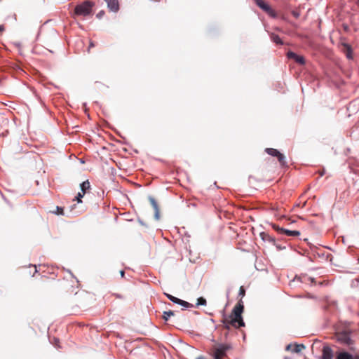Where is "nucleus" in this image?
<instances>
[{
	"label": "nucleus",
	"mask_w": 359,
	"mask_h": 359,
	"mask_svg": "<svg viewBox=\"0 0 359 359\" xmlns=\"http://www.w3.org/2000/svg\"><path fill=\"white\" fill-rule=\"evenodd\" d=\"M243 309L244 306L241 303H238L233 309L232 314L229 316L232 326L235 327H240L245 325L241 316Z\"/></svg>",
	"instance_id": "obj_1"
},
{
	"label": "nucleus",
	"mask_w": 359,
	"mask_h": 359,
	"mask_svg": "<svg viewBox=\"0 0 359 359\" xmlns=\"http://www.w3.org/2000/svg\"><path fill=\"white\" fill-rule=\"evenodd\" d=\"M93 6V2L85 1L75 7L74 14L76 15L87 16L91 13Z\"/></svg>",
	"instance_id": "obj_2"
},
{
	"label": "nucleus",
	"mask_w": 359,
	"mask_h": 359,
	"mask_svg": "<svg viewBox=\"0 0 359 359\" xmlns=\"http://www.w3.org/2000/svg\"><path fill=\"white\" fill-rule=\"evenodd\" d=\"M351 334V332L350 331L344 330L336 334V339L341 344L350 346L353 343Z\"/></svg>",
	"instance_id": "obj_3"
},
{
	"label": "nucleus",
	"mask_w": 359,
	"mask_h": 359,
	"mask_svg": "<svg viewBox=\"0 0 359 359\" xmlns=\"http://www.w3.org/2000/svg\"><path fill=\"white\" fill-rule=\"evenodd\" d=\"M254 1L257 6L265 11L269 15L274 18L276 17V12L264 0H254Z\"/></svg>",
	"instance_id": "obj_4"
},
{
	"label": "nucleus",
	"mask_w": 359,
	"mask_h": 359,
	"mask_svg": "<svg viewBox=\"0 0 359 359\" xmlns=\"http://www.w3.org/2000/svg\"><path fill=\"white\" fill-rule=\"evenodd\" d=\"M265 151L270 156L277 157L278 161L282 165H285L286 164L285 156L278 150L273 148H266Z\"/></svg>",
	"instance_id": "obj_5"
},
{
	"label": "nucleus",
	"mask_w": 359,
	"mask_h": 359,
	"mask_svg": "<svg viewBox=\"0 0 359 359\" xmlns=\"http://www.w3.org/2000/svg\"><path fill=\"white\" fill-rule=\"evenodd\" d=\"M229 348L230 346L226 344H219L215 351L214 359H222V357L226 355V353Z\"/></svg>",
	"instance_id": "obj_6"
},
{
	"label": "nucleus",
	"mask_w": 359,
	"mask_h": 359,
	"mask_svg": "<svg viewBox=\"0 0 359 359\" xmlns=\"http://www.w3.org/2000/svg\"><path fill=\"white\" fill-rule=\"evenodd\" d=\"M259 236L264 242L269 243L272 244L273 245H275L278 250L283 249L280 246L276 244L275 238L271 236L268 233L264 231L261 232L259 233Z\"/></svg>",
	"instance_id": "obj_7"
},
{
	"label": "nucleus",
	"mask_w": 359,
	"mask_h": 359,
	"mask_svg": "<svg viewBox=\"0 0 359 359\" xmlns=\"http://www.w3.org/2000/svg\"><path fill=\"white\" fill-rule=\"evenodd\" d=\"M287 57L288 59L294 60L297 63H298L301 65H304L306 63L304 57L302 55H297L294 52L288 51L287 53Z\"/></svg>",
	"instance_id": "obj_8"
},
{
	"label": "nucleus",
	"mask_w": 359,
	"mask_h": 359,
	"mask_svg": "<svg viewBox=\"0 0 359 359\" xmlns=\"http://www.w3.org/2000/svg\"><path fill=\"white\" fill-rule=\"evenodd\" d=\"M107 4L108 8L114 13L119 10V4L118 0H104Z\"/></svg>",
	"instance_id": "obj_9"
},
{
	"label": "nucleus",
	"mask_w": 359,
	"mask_h": 359,
	"mask_svg": "<svg viewBox=\"0 0 359 359\" xmlns=\"http://www.w3.org/2000/svg\"><path fill=\"white\" fill-rule=\"evenodd\" d=\"M320 359H333V351L330 346H323V353Z\"/></svg>",
	"instance_id": "obj_10"
},
{
	"label": "nucleus",
	"mask_w": 359,
	"mask_h": 359,
	"mask_svg": "<svg viewBox=\"0 0 359 359\" xmlns=\"http://www.w3.org/2000/svg\"><path fill=\"white\" fill-rule=\"evenodd\" d=\"M171 302L174 304L180 305L185 309L194 307L193 304L175 297H172V300Z\"/></svg>",
	"instance_id": "obj_11"
},
{
	"label": "nucleus",
	"mask_w": 359,
	"mask_h": 359,
	"mask_svg": "<svg viewBox=\"0 0 359 359\" xmlns=\"http://www.w3.org/2000/svg\"><path fill=\"white\" fill-rule=\"evenodd\" d=\"M149 200L150 201L151 205H152L153 208L154 209V217L156 219H159V208L157 202L156 201L155 198L152 196H149Z\"/></svg>",
	"instance_id": "obj_12"
},
{
	"label": "nucleus",
	"mask_w": 359,
	"mask_h": 359,
	"mask_svg": "<svg viewBox=\"0 0 359 359\" xmlns=\"http://www.w3.org/2000/svg\"><path fill=\"white\" fill-rule=\"evenodd\" d=\"M336 359H353V355L346 351H341L337 354Z\"/></svg>",
	"instance_id": "obj_13"
},
{
	"label": "nucleus",
	"mask_w": 359,
	"mask_h": 359,
	"mask_svg": "<svg viewBox=\"0 0 359 359\" xmlns=\"http://www.w3.org/2000/svg\"><path fill=\"white\" fill-rule=\"evenodd\" d=\"M283 234L287 236H299L300 235V231H292L285 229L283 231Z\"/></svg>",
	"instance_id": "obj_14"
},
{
	"label": "nucleus",
	"mask_w": 359,
	"mask_h": 359,
	"mask_svg": "<svg viewBox=\"0 0 359 359\" xmlns=\"http://www.w3.org/2000/svg\"><path fill=\"white\" fill-rule=\"evenodd\" d=\"M344 46L346 48L345 53L346 56L348 59H352V48L350 45L347 43H344Z\"/></svg>",
	"instance_id": "obj_15"
},
{
	"label": "nucleus",
	"mask_w": 359,
	"mask_h": 359,
	"mask_svg": "<svg viewBox=\"0 0 359 359\" xmlns=\"http://www.w3.org/2000/svg\"><path fill=\"white\" fill-rule=\"evenodd\" d=\"M271 39L273 42L276 43V44L283 45V42L282 39L279 37L278 35L276 34H271Z\"/></svg>",
	"instance_id": "obj_16"
},
{
	"label": "nucleus",
	"mask_w": 359,
	"mask_h": 359,
	"mask_svg": "<svg viewBox=\"0 0 359 359\" xmlns=\"http://www.w3.org/2000/svg\"><path fill=\"white\" fill-rule=\"evenodd\" d=\"M90 187V185L88 180L84 181L80 184L81 192H83V194H86V191L88 190Z\"/></svg>",
	"instance_id": "obj_17"
},
{
	"label": "nucleus",
	"mask_w": 359,
	"mask_h": 359,
	"mask_svg": "<svg viewBox=\"0 0 359 359\" xmlns=\"http://www.w3.org/2000/svg\"><path fill=\"white\" fill-rule=\"evenodd\" d=\"M304 348H305V346L304 344H296L292 349V352L293 353H300Z\"/></svg>",
	"instance_id": "obj_18"
},
{
	"label": "nucleus",
	"mask_w": 359,
	"mask_h": 359,
	"mask_svg": "<svg viewBox=\"0 0 359 359\" xmlns=\"http://www.w3.org/2000/svg\"><path fill=\"white\" fill-rule=\"evenodd\" d=\"M172 316H174V312L172 311H164L163 313V318L165 321H168Z\"/></svg>",
	"instance_id": "obj_19"
},
{
	"label": "nucleus",
	"mask_w": 359,
	"mask_h": 359,
	"mask_svg": "<svg viewBox=\"0 0 359 359\" xmlns=\"http://www.w3.org/2000/svg\"><path fill=\"white\" fill-rule=\"evenodd\" d=\"M206 299L203 297H199L197 299V302H196V306H205L206 305Z\"/></svg>",
	"instance_id": "obj_20"
},
{
	"label": "nucleus",
	"mask_w": 359,
	"mask_h": 359,
	"mask_svg": "<svg viewBox=\"0 0 359 359\" xmlns=\"http://www.w3.org/2000/svg\"><path fill=\"white\" fill-rule=\"evenodd\" d=\"M272 227L274 230H276L278 233L280 234H283V231H284V228H281L280 226H278V225L276 224H273L272 225Z\"/></svg>",
	"instance_id": "obj_21"
},
{
	"label": "nucleus",
	"mask_w": 359,
	"mask_h": 359,
	"mask_svg": "<svg viewBox=\"0 0 359 359\" xmlns=\"http://www.w3.org/2000/svg\"><path fill=\"white\" fill-rule=\"evenodd\" d=\"M272 227L274 230H276L278 233L280 234H283V231H284V228H281L280 226H278V225L276 224H273L272 225Z\"/></svg>",
	"instance_id": "obj_22"
},
{
	"label": "nucleus",
	"mask_w": 359,
	"mask_h": 359,
	"mask_svg": "<svg viewBox=\"0 0 359 359\" xmlns=\"http://www.w3.org/2000/svg\"><path fill=\"white\" fill-rule=\"evenodd\" d=\"M224 324L225 328L227 329V330H229L230 329V325H232V324L231 323V319L230 320L226 319L224 321Z\"/></svg>",
	"instance_id": "obj_23"
},
{
	"label": "nucleus",
	"mask_w": 359,
	"mask_h": 359,
	"mask_svg": "<svg viewBox=\"0 0 359 359\" xmlns=\"http://www.w3.org/2000/svg\"><path fill=\"white\" fill-rule=\"evenodd\" d=\"M85 194L83 192H79L77 196H76V199L77 200L78 203H81V198H83Z\"/></svg>",
	"instance_id": "obj_24"
},
{
	"label": "nucleus",
	"mask_w": 359,
	"mask_h": 359,
	"mask_svg": "<svg viewBox=\"0 0 359 359\" xmlns=\"http://www.w3.org/2000/svg\"><path fill=\"white\" fill-rule=\"evenodd\" d=\"M104 15V11H100L99 13H97L96 16L97 18L100 19L103 17Z\"/></svg>",
	"instance_id": "obj_25"
},
{
	"label": "nucleus",
	"mask_w": 359,
	"mask_h": 359,
	"mask_svg": "<svg viewBox=\"0 0 359 359\" xmlns=\"http://www.w3.org/2000/svg\"><path fill=\"white\" fill-rule=\"evenodd\" d=\"M57 215H63V209L60 207H57Z\"/></svg>",
	"instance_id": "obj_26"
},
{
	"label": "nucleus",
	"mask_w": 359,
	"mask_h": 359,
	"mask_svg": "<svg viewBox=\"0 0 359 359\" xmlns=\"http://www.w3.org/2000/svg\"><path fill=\"white\" fill-rule=\"evenodd\" d=\"M165 296L167 297V298L170 300V301H172V297H174V296L170 294H168V293H165Z\"/></svg>",
	"instance_id": "obj_27"
},
{
	"label": "nucleus",
	"mask_w": 359,
	"mask_h": 359,
	"mask_svg": "<svg viewBox=\"0 0 359 359\" xmlns=\"http://www.w3.org/2000/svg\"><path fill=\"white\" fill-rule=\"evenodd\" d=\"M239 294H240L241 295H243V294H245V290H244V289H243L242 287L240 288V292H239Z\"/></svg>",
	"instance_id": "obj_28"
},
{
	"label": "nucleus",
	"mask_w": 359,
	"mask_h": 359,
	"mask_svg": "<svg viewBox=\"0 0 359 359\" xmlns=\"http://www.w3.org/2000/svg\"><path fill=\"white\" fill-rule=\"evenodd\" d=\"M292 347V344H288L287 346H286V350H290Z\"/></svg>",
	"instance_id": "obj_29"
},
{
	"label": "nucleus",
	"mask_w": 359,
	"mask_h": 359,
	"mask_svg": "<svg viewBox=\"0 0 359 359\" xmlns=\"http://www.w3.org/2000/svg\"><path fill=\"white\" fill-rule=\"evenodd\" d=\"M54 341H55V344L56 346L59 347L58 345H57V343H59V339H56L55 338L54 339Z\"/></svg>",
	"instance_id": "obj_30"
},
{
	"label": "nucleus",
	"mask_w": 359,
	"mask_h": 359,
	"mask_svg": "<svg viewBox=\"0 0 359 359\" xmlns=\"http://www.w3.org/2000/svg\"><path fill=\"white\" fill-rule=\"evenodd\" d=\"M120 274H121V277H123V276H124V274H125L124 271L121 270V271H120Z\"/></svg>",
	"instance_id": "obj_31"
},
{
	"label": "nucleus",
	"mask_w": 359,
	"mask_h": 359,
	"mask_svg": "<svg viewBox=\"0 0 359 359\" xmlns=\"http://www.w3.org/2000/svg\"><path fill=\"white\" fill-rule=\"evenodd\" d=\"M353 359H359V355H353Z\"/></svg>",
	"instance_id": "obj_32"
},
{
	"label": "nucleus",
	"mask_w": 359,
	"mask_h": 359,
	"mask_svg": "<svg viewBox=\"0 0 359 359\" xmlns=\"http://www.w3.org/2000/svg\"><path fill=\"white\" fill-rule=\"evenodd\" d=\"M293 15L295 17V18H298L299 17V14L296 12H293Z\"/></svg>",
	"instance_id": "obj_33"
},
{
	"label": "nucleus",
	"mask_w": 359,
	"mask_h": 359,
	"mask_svg": "<svg viewBox=\"0 0 359 359\" xmlns=\"http://www.w3.org/2000/svg\"><path fill=\"white\" fill-rule=\"evenodd\" d=\"M4 30V27L3 25H0V32Z\"/></svg>",
	"instance_id": "obj_34"
},
{
	"label": "nucleus",
	"mask_w": 359,
	"mask_h": 359,
	"mask_svg": "<svg viewBox=\"0 0 359 359\" xmlns=\"http://www.w3.org/2000/svg\"><path fill=\"white\" fill-rule=\"evenodd\" d=\"M94 46H95V45H94V43L91 41V42L90 43V46H89V47H90V48H91V47H93Z\"/></svg>",
	"instance_id": "obj_35"
},
{
	"label": "nucleus",
	"mask_w": 359,
	"mask_h": 359,
	"mask_svg": "<svg viewBox=\"0 0 359 359\" xmlns=\"http://www.w3.org/2000/svg\"><path fill=\"white\" fill-rule=\"evenodd\" d=\"M196 359H204V358L202 356H199V357L196 358Z\"/></svg>",
	"instance_id": "obj_36"
},
{
	"label": "nucleus",
	"mask_w": 359,
	"mask_h": 359,
	"mask_svg": "<svg viewBox=\"0 0 359 359\" xmlns=\"http://www.w3.org/2000/svg\"><path fill=\"white\" fill-rule=\"evenodd\" d=\"M34 267L35 268V273H36L37 272L36 266L34 265Z\"/></svg>",
	"instance_id": "obj_37"
},
{
	"label": "nucleus",
	"mask_w": 359,
	"mask_h": 359,
	"mask_svg": "<svg viewBox=\"0 0 359 359\" xmlns=\"http://www.w3.org/2000/svg\"><path fill=\"white\" fill-rule=\"evenodd\" d=\"M324 175V172L321 171L320 175L323 176Z\"/></svg>",
	"instance_id": "obj_38"
},
{
	"label": "nucleus",
	"mask_w": 359,
	"mask_h": 359,
	"mask_svg": "<svg viewBox=\"0 0 359 359\" xmlns=\"http://www.w3.org/2000/svg\"><path fill=\"white\" fill-rule=\"evenodd\" d=\"M358 1H359V0H358Z\"/></svg>",
	"instance_id": "obj_39"
}]
</instances>
